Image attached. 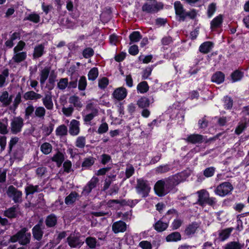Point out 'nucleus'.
<instances>
[{"label": "nucleus", "mask_w": 249, "mask_h": 249, "mask_svg": "<svg viewBox=\"0 0 249 249\" xmlns=\"http://www.w3.org/2000/svg\"><path fill=\"white\" fill-rule=\"evenodd\" d=\"M176 15L178 18V21H184L187 18L194 19L196 16V13L195 9H192L187 12L183 5L179 1H176L174 3Z\"/></svg>", "instance_id": "1"}, {"label": "nucleus", "mask_w": 249, "mask_h": 249, "mask_svg": "<svg viewBox=\"0 0 249 249\" xmlns=\"http://www.w3.org/2000/svg\"><path fill=\"white\" fill-rule=\"evenodd\" d=\"M135 188L137 194L141 195L142 197L147 196L151 190V187L148 181L142 178L137 179V184Z\"/></svg>", "instance_id": "2"}, {"label": "nucleus", "mask_w": 249, "mask_h": 249, "mask_svg": "<svg viewBox=\"0 0 249 249\" xmlns=\"http://www.w3.org/2000/svg\"><path fill=\"white\" fill-rule=\"evenodd\" d=\"M26 228L22 229L18 231L16 234L13 235L10 238L12 242L18 241L21 245H26L29 243L31 238V234L26 232Z\"/></svg>", "instance_id": "3"}, {"label": "nucleus", "mask_w": 249, "mask_h": 249, "mask_svg": "<svg viewBox=\"0 0 249 249\" xmlns=\"http://www.w3.org/2000/svg\"><path fill=\"white\" fill-rule=\"evenodd\" d=\"M233 189V187L231 183L224 182L216 187L214 193L220 196H225L230 194Z\"/></svg>", "instance_id": "4"}, {"label": "nucleus", "mask_w": 249, "mask_h": 249, "mask_svg": "<svg viewBox=\"0 0 249 249\" xmlns=\"http://www.w3.org/2000/svg\"><path fill=\"white\" fill-rule=\"evenodd\" d=\"M171 189L169 185H167V180L158 181L155 185L154 190L159 196H163L167 194Z\"/></svg>", "instance_id": "5"}, {"label": "nucleus", "mask_w": 249, "mask_h": 249, "mask_svg": "<svg viewBox=\"0 0 249 249\" xmlns=\"http://www.w3.org/2000/svg\"><path fill=\"white\" fill-rule=\"evenodd\" d=\"M163 8V4L160 2H146L142 6V11L147 13H157Z\"/></svg>", "instance_id": "6"}, {"label": "nucleus", "mask_w": 249, "mask_h": 249, "mask_svg": "<svg viewBox=\"0 0 249 249\" xmlns=\"http://www.w3.org/2000/svg\"><path fill=\"white\" fill-rule=\"evenodd\" d=\"M8 196L12 198L15 203H20L22 200V192L13 185H10L7 191Z\"/></svg>", "instance_id": "7"}, {"label": "nucleus", "mask_w": 249, "mask_h": 249, "mask_svg": "<svg viewBox=\"0 0 249 249\" xmlns=\"http://www.w3.org/2000/svg\"><path fill=\"white\" fill-rule=\"evenodd\" d=\"M23 125V120L20 117H15L11 120V131L14 134H17L21 130Z\"/></svg>", "instance_id": "8"}, {"label": "nucleus", "mask_w": 249, "mask_h": 249, "mask_svg": "<svg viewBox=\"0 0 249 249\" xmlns=\"http://www.w3.org/2000/svg\"><path fill=\"white\" fill-rule=\"evenodd\" d=\"M43 222L41 220L32 229L33 236L38 241L40 240L42 237L43 234Z\"/></svg>", "instance_id": "9"}, {"label": "nucleus", "mask_w": 249, "mask_h": 249, "mask_svg": "<svg viewBox=\"0 0 249 249\" xmlns=\"http://www.w3.org/2000/svg\"><path fill=\"white\" fill-rule=\"evenodd\" d=\"M67 242L71 248L80 247L84 243L80 240L79 236L75 234H71L67 238Z\"/></svg>", "instance_id": "10"}, {"label": "nucleus", "mask_w": 249, "mask_h": 249, "mask_svg": "<svg viewBox=\"0 0 249 249\" xmlns=\"http://www.w3.org/2000/svg\"><path fill=\"white\" fill-rule=\"evenodd\" d=\"M98 182L99 179L98 178L95 177H92L87 184L84 187L82 194L84 195H88L91 192L93 188L96 187Z\"/></svg>", "instance_id": "11"}, {"label": "nucleus", "mask_w": 249, "mask_h": 249, "mask_svg": "<svg viewBox=\"0 0 249 249\" xmlns=\"http://www.w3.org/2000/svg\"><path fill=\"white\" fill-rule=\"evenodd\" d=\"M184 140L192 144L201 143L205 140V137L198 134H193L189 135Z\"/></svg>", "instance_id": "12"}, {"label": "nucleus", "mask_w": 249, "mask_h": 249, "mask_svg": "<svg viewBox=\"0 0 249 249\" xmlns=\"http://www.w3.org/2000/svg\"><path fill=\"white\" fill-rule=\"evenodd\" d=\"M42 103L45 108L48 110H53V103L52 99V95L51 92L45 94L44 97L42 99Z\"/></svg>", "instance_id": "13"}, {"label": "nucleus", "mask_w": 249, "mask_h": 249, "mask_svg": "<svg viewBox=\"0 0 249 249\" xmlns=\"http://www.w3.org/2000/svg\"><path fill=\"white\" fill-rule=\"evenodd\" d=\"M80 133V123L76 120H72L69 127V133L73 136L78 135Z\"/></svg>", "instance_id": "14"}, {"label": "nucleus", "mask_w": 249, "mask_h": 249, "mask_svg": "<svg viewBox=\"0 0 249 249\" xmlns=\"http://www.w3.org/2000/svg\"><path fill=\"white\" fill-rule=\"evenodd\" d=\"M198 195V204L201 206L206 205V202L209 196L210 195L208 191L202 189L197 192Z\"/></svg>", "instance_id": "15"}, {"label": "nucleus", "mask_w": 249, "mask_h": 249, "mask_svg": "<svg viewBox=\"0 0 249 249\" xmlns=\"http://www.w3.org/2000/svg\"><path fill=\"white\" fill-rule=\"evenodd\" d=\"M127 90L124 87H120L116 89L113 93V96L114 98L118 100H122L124 99L127 95Z\"/></svg>", "instance_id": "16"}, {"label": "nucleus", "mask_w": 249, "mask_h": 249, "mask_svg": "<svg viewBox=\"0 0 249 249\" xmlns=\"http://www.w3.org/2000/svg\"><path fill=\"white\" fill-rule=\"evenodd\" d=\"M112 229L113 232L115 233L124 232L126 230V225L124 222L119 221L113 224Z\"/></svg>", "instance_id": "17"}, {"label": "nucleus", "mask_w": 249, "mask_h": 249, "mask_svg": "<svg viewBox=\"0 0 249 249\" xmlns=\"http://www.w3.org/2000/svg\"><path fill=\"white\" fill-rule=\"evenodd\" d=\"M13 99L12 95H9L7 91L2 92L0 95V102L2 104L3 107H7L10 105Z\"/></svg>", "instance_id": "18"}, {"label": "nucleus", "mask_w": 249, "mask_h": 249, "mask_svg": "<svg viewBox=\"0 0 249 249\" xmlns=\"http://www.w3.org/2000/svg\"><path fill=\"white\" fill-rule=\"evenodd\" d=\"M167 180V185H169L172 188L174 186L178 184L182 179L180 174H177L172 177L169 178Z\"/></svg>", "instance_id": "19"}, {"label": "nucleus", "mask_w": 249, "mask_h": 249, "mask_svg": "<svg viewBox=\"0 0 249 249\" xmlns=\"http://www.w3.org/2000/svg\"><path fill=\"white\" fill-rule=\"evenodd\" d=\"M213 47V44L211 41H206L200 45L199 51L202 53L206 54L211 52Z\"/></svg>", "instance_id": "20"}, {"label": "nucleus", "mask_w": 249, "mask_h": 249, "mask_svg": "<svg viewBox=\"0 0 249 249\" xmlns=\"http://www.w3.org/2000/svg\"><path fill=\"white\" fill-rule=\"evenodd\" d=\"M42 97L41 94L35 92L34 91H29L25 92L23 95V98L26 100L37 101Z\"/></svg>", "instance_id": "21"}, {"label": "nucleus", "mask_w": 249, "mask_h": 249, "mask_svg": "<svg viewBox=\"0 0 249 249\" xmlns=\"http://www.w3.org/2000/svg\"><path fill=\"white\" fill-rule=\"evenodd\" d=\"M233 230V228H228L221 230L218 233L219 238L222 241L226 240L230 237Z\"/></svg>", "instance_id": "22"}, {"label": "nucleus", "mask_w": 249, "mask_h": 249, "mask_svg": "<svg viewBox=\"0 0 249 249\" xmlns=\"http://www.w3.org/2000/svg\"><path fill=\"white\" fill-rule=\"evenodd\" d=\"M27 57V53L26 52H17L14 53V54L12 57V60L17 63H19L26 59Z\"/></svg>", "instance_id": "23"}, {"label": "nucleus", "mask_w": 249, "mask_h": 249, "mask_svg": "<svg viewBox=\"0 0 249 249\" xmlns=\"http://www.w3.org/2000/svg\"><path fill=\"white\" fill-rule=\"evenodd\" d=\"M154 229L158 232H162L166 230L168 227V223L163 222L160 219L154 225Z\"/></svg>", "instance_id": "24"}, {"label": "nucleus", "mask_w": 249, "mask_h": 249, "mask_svg": "<svg viewBox=\"0 0 249 249\" xmlns=\"http://www.w3.org/2000/svg\"><path fill=\"white\" fill-rule=\"evenodd\" d=\"M198 227L199 226L197 223H192L186 227L185 230V234L187 236H191L194 234L196 232Z\"/></svg>", "instance_id": "25"}, {"label": "nucleus", "mask_w": 249, "mask_h": 249, "mask_svg": "<svg viewBox=\"0 0 249 249\" xmlns=\"http://www.w3.org/2000/svg\"><path fill=\"white\" fill-rule=\"evenodd\" d=\"M65 159L64 155L61 152L58 151L52 158V160L56 162L57 166L59 167L62 165Z\"/></svg>", "instance_id": "26"}, {"label": "nucleus", "mask_w": 249, "mask_h": 249, "mask_svg": "<svg viewBox=\"0 0 249 249\" xmlns=\"http://www.w3.org/2000/svg\"><path fill=\"white\" fill-rule=\"evenodd\" d=\"M79 197V195L76 192H72L65 199V202L67 205H71L76 201Z\"/></svg>", "instance_id": "27"}, {"label": "nucleus", "mask_w": 249, "mask_h": 249, "mask_svg": "<svg viewBox=\"0 0 249 249\" xmlns=\"http://www.w3.org/2000/svg\"><path fill=\"white\" fill-rule=\"evenodd\" d=\"M225 74L221 71H217L212 77V81L217 84H220L224 82Z\"/></svg>", "instance_id": "28"}, {"label": "nucleus", "mask_w": 249, "mask_h": 249, "mask_svg": "<svg viewBox=\"0 0 249 249\" xmlns=\"http://www.w3.org/2000/svg\"><path fill=\"white\" fill-rule=\"evenodd\" d=\"M44 46L43 44H39L35 47L33 53L34 58H39L44 53Z\"/></svg>", "instance_id": "29"}, {"label": "nucleus", "mask_w": 249, "mask_h": 249, "mask_svg": "<svg viewBox=\"0 0 249 249\" xmlns=\"http://www.w3.org/2000/svg\"><path fill=\"white\" fill-rule=\"evenodd\" d=\"M181 236L179 232L176 231L173 232L166 237V240L167 242H177L181 240Z\"/></svg>", "instance_id": "30"}, {"label": "nucleus", "mask_w": 249, "mask_h": 249, "mask_svg": "<svg viewBox=\"0 0 249 249\" xmlns=\"http://www.w3.org/2000/svg\"><path fill=\"white\" fill-rule=\"evenodd\" d=\"M46 112L44 107L39 106L36 107L34 115L35 117L42 120L44 119Z\"/></svg>", "instance_id": "31"}, {"label": "nucleus", "mask_w": 249, "mask_h": 249, "mask_svg": "<svg viewBox=\"0 0 249 249\" xmlns=\"http://www.w3.org/2000/svg\"><path fill=\"white\" fill-rule=\"evenodd\" d=\"M67 133L68 128L64 124L58 126L55 130L56 135L60 137L67 135Z\"/></svg>", "instance_id": "32"}, {"label": "nucleus", "mask_w": 249, "mask_h": 249, "mask_svg": "<svg viewBox=\"0 0 249 249\" xmlns=\"http://www.w3.org/2000/svg\"><path fill=\"white\" fill-rule=\"evenodd\" d=\"M244 244H241L237 241H231L227 243L225 249H242Z\"/></svg>", "instance_id": "33"}, {"label": "nucleus", "mask_w": 249, "mask_h": 249, "mask_svg": "<svg viewBox=\"0 0 249 249\" xmlns=\"http://www.w3.org/2000/svg\"><path fill=\"white\" fill-rule=\"evenodd\" d=\"M244 73L243 72L235 70L231 75V79L232 82H236L240 81L243 78Z\"/></svg>", "instance_id": "34"}, {"label": "nucleus", "mask_w": 249, "mask_h": 249, "mask_svg": "<svg viewBox=\"0 0 249 249\" xmlns=\"http://www.w3.org/2000/svg\"><path fill=\"white\" fill-rule=\"evenodd\" d=\"M41 190L39 186L30 184L25 188V193L26 195L33 194L36 192H39Z\"/></svg>", "instance_id": "35"}, {"label": "nucleus", "mask_w": 249, "mask_h": 249, "mask_svg": "<svg viewBox=\"0 0 249 249\" xmlns=\"http://www.w3.org/2000/svg\"><path fill=\"white\" fill-rule=\"evenodd\" d=\"M57 222L56 216L54 214H51L48 216L46 219V225L49 227L54 226Z\"/></svg>", "instance_id": "36"}, {"label": "nucleus", "mask_w": 249, "mask_h": 249, "mask_svg": "<svg viewBox=\"0 0 249 249\" xmlns=\"http://www.w3.org/2000/svg\"><path fill=\"white\" fill-rule=\"evenodd\" d=\"M223 21V18L221 15H219L215 17L211 23V27L212 29H215L219 27Z\"/></svg>", "instance_id": "37"}, {"label": "nucleus", "mask_w": 249, "mask_h": 249, "mask_svg": "<svg viewBox=\"0 0 249 249\" xmlns=\"http://www.w3.org/2000/svg\"><path fill=\"white\" fill-rule=\"evenodd\" d=\"M129 39L130 40V44L138 42L142 37L140 33L138 31L133 32L129 35Z\"/></svg>", "instance_id": "38"}, {"label": "nucleus", "mask_w": 249, "mask_h": 249, "mask_svg": "<svg viewBox=\"0 0 249 249\" xmlns=\"http://www.w3.org/2000/svg\"><path fill=\"white\" fill-rule=\"evenodd\" d=\"M50 73V69L49 68L46 67L43 69L40 73V82L41 84H44L47 79Z\"/></svg>", "instance_id": "39"}, {"label": "nucleus", "mask_w": 249, "mask_h": 249, "mask_svg": "<svg viewBox=\"0 0 249 249\" xmlns=\"http://www.w3.org/2000/svg\"><path fill=\"white\" fill-rule=\"evenodd\" d=\"M8 119L6 118L0 121V133L2 134H6L8 133L7 130Z\"/></svg>", "instance_id": "40"}, {"label": "nucleus", "mask_w": 249, "mask_h": 249, "mask_svg": "<svg viewBox=\"0 0 249 249\" xmlns=\"http://www.w3.org/2000/svg\"><path fill=\"white\" fill-rule=\"evenodd\" d=\"M137 90L141 93H144L149 89V86L146 81H143L140 83L137 87Z\"/></svg>", "instance_id": "41"}, {"label": "nucleus", "mask_w": 249, "mask_h": 249, "mask_svg": "<svg viewBox=\"0 0 249 249\" xmlns=\"http://www.w3.org/2000/svg\"><path fill=\"white\" fill-rule=\"evenodd\" d=\"M99 74L98 70L97 68H92L89 72L88 76L89 80L94 81Z\"/></svg>", "instance_id": "42"}, {"label": "nucleus", "mask_w": 249, "mask_h": 249, "mask_svg": "<svg viewBox=\"0 0 249 249\" xmlns=\"http://www.w3.org/2000/svg\"><path fill=\"white\" fill-rule=\"evenodd\" d=\"M41 151L44 154L50 153L52 150V146L49 142H44L40 146Z\"/></svg>", "instance_id": "43"}, {"label": "nucleus", "mask_w": 249, "mask_h": 249, "mask_svg": "<svg viewBox=\"0 0 249 249\" xmlns=\"http://www.w3.org/2000/svg\"><path fill=\"white\" fill-rule=\"evenodd\" d=\"M86 142V137L84 136H79L77 138L75 144L79 148H84Z\"/></svg>", "instance_id": "44"}, {"label": "nucleus", "mask_w": 249, "mask_h": 249, "mask_svg": "<svg viewBox=\"0 0 249 249\" xmlns=\"http://www.w3.org/2000/svg\"><path fill=\"white\" fill-rule=\"evenodd\" d=\"M95 162V159L93 157H90L88 158H86L82 164L83 168H89Z\"/></svg>", "instance_id": "45"}, {"label": "nucleus", "mask_w": 249, "mask_h": 249, "mask_svg": "<svg viewBox=\"0 0 249 249\" xmlns=\"http://www.w3.org/2000/svg\"><path fill=\"white\" fill-rule=\"evenodd\" d=\"M85 242L86 244L90 249H95L97 245L96 239L92 237H88L86 239Z\"/></svg>", "instance_id": "46"}, {"label": "nucleus", "mask_w": 249, "mask_h": 249, "mask_svg": "<svg viewBox=\"0 0 249 249\" xmlns=\"http://www.w3.org/2000/svg\"><path fill=\"white\" fill-rule=\"evenodd\" d=\"M21 101V95L20 93L18 92L14 100L13 105L10 107L11 110H15L18 107V105Z\"/></svg>", "instance_id": "47"}, {"label": "nucleus", "mask_w": 249, "mask_h": 249, "mask_svg": "<svg viewBox=\"0 0 249 249\" xmlns=\"http://www.w3.org/2000/svg\"><path fill=\"white\" fill-rule=\"evenodd\" d=\"M9 71L8 69L4 70L1 74H0V88L4 86L6 79L8 77Z\"/></svg>", "instance_id": "48"}, {"label": "nucleus", "mask_w": 249, "mask_h": 249, "mask_svg": "<svg viewBox=\"0 0 249 249\" xmlns=\"http://www.w3.org/2000/svg\"><path fill=\"white\" fill-rule=\"evenodd\" d=\"M25 19L35 23H37L40 21V16L38 14L33 13L29 14Z\"/></svg>", "instance_id": "49"}, {"label": "nucleus", "mask_w": 249, "mask_h": 249, "mask_svg": "<svg viewBox=\"0 0 249 249\" xmlns=\"http://www.w3.org/2000/svg\"><path fill=\"white\" fill-rule=\"evenodd\" d=\"M149 104V100L146 98H142L137 102L138 106L142 108L148 107Z\"/></svg>", "instance_id": "50"}, {"label": "nucleus", "mask_w": 249, "mask_h": 249, "mask_svg": "<svg viewBox=\"0 0 249 249\" xmlns=\"http://www.w3.org/2000/svg\"><path fill=\"white\" fill-rule=\"evenodd\" d=\"M68 86V79L67 78H61L57 83V87L61 90L65 89Z\"/></svg>", "instance_id": "51"}, {"label": "nucleus", "mask_w": 249, "mask_h": 249, "mask_svg": "<svg viewBox=\"0 0 249 249\" xmlns=\"http://www.w3.org/2000/svg\"><path fill=\"white\" fill-rule=\"evenodd\" d=\"M87 85V82L86 77L84 76H81L78 82V89L80 90H84Z\"/></svg>", "instance_id": "52"}, {"label": "nucleus", "mask_w": 249, "mask_h": 249, "mask_svg": "<svg viewBox=\"0 0 249 249\" xmlns=\"http://www.w3.org/2000/svg\"><path fill=\"white\" fill-rule=\"evenodd\" d=\"M16 207H13L5 211L4 215L8 218H14L16 216Z\"/></svg>", "instance_id": "53"}, {"label": "nucleus", "mask_w": 249, "mask_h": 249, "mask_svg": "<svg viewBox=\"0 0 249 249\" xmlns=\"http://www.w3.org/2000/svg\"><path fill=\"white\" fill-rule=\"evenodd\" d=\"M171 170L170 166L168 164L161 165L156 168V172L158 173H165Z\"/></svg>", "instance_id": "54"}, {"label": "nucleus", "mask_w": 249, "mask_h": 249, "mask_svg": "<svg viewBox=\"0 0 249 249\" xmlns=\"http://www.w3.org/2000/svg\"><path fill=\"white\" fill-rule=\"evenodd\" d=\"M98 115V110H94L93 112H91L89 113L88 114L85 116L84 118V121L85 122H89L91 120H92L94 117L97 116Z\"/></svg>", "instance_id": "55"}, {"label": "nucleus", "mask_w": 249, "mask_h": 249, "mask_svg": "<svg viewBox=\"0 0 249 249\" xmlns=\"http://www.w3.org/2000/svg\"><path fill=\"white\" fill-rule=\"evenodd\" d=\"M215 169L213 167L207 168L203 171V174L206 178L212 177L215 172Z\"/></svg>", "instance_id": "56"}, {"label": "nucleus", "mask_w": 249, "mask_h": 249, "mask_svg": "<svg viewBox=\"0 0 249 249\" xmlns=\"http://www.w3.org/2000/svg\"><path fill=\"white\" fill-rule=\"evenodd\" d=\"M70 102L71 103L73 104L75 107H82V103L80 102L79 98L75 96H73L70 97Z\"/></svg>", "instance_id": "57"}, {"label": "nucleus", "mask_w": 249, "mask_h": 249, "mask_svg": "<svg viewBox=\"0 0 249 249\" xmlns=\"http://www.w3.org/2000/svg\"><path fill=\"white\" fill-rule=\"evenodd\" d=\"M100 160L101 163L105 165L111 161V158L109 155L104 154L101 156Z\"/></svg>", "instance_id": "58"}, {"label": "nucleus", "mask_w": 249, "mask_h": 249, "mask_svg": "<svg viewBox=\"0 0 249 249\" xmlns=\"http://www.w3.org/2000/svg\"><path fill=\"white\" fill-rule=\"evenodd\" d=\"M94 54V51L91 48H87L83 52V55L86 58L91 57Z\"/></svg>", "instance_id": "59"}, {"label": "nucleus", "mask_w": 249, "mask_h": 249, "mask_svg": "<svg viewBox=\"0 0 249 249\" xmlns=\"http://www.w3.org/2000/svg\"><path fill=\"white\" fill-rule=\"evenodd\" d=\"M134 168L132 165H127L125 170V177L126 178H129L134 173Z\"/></svg>", "instance_id": "60"}, {"label": "nucleus", "mask_w": 249, "mask_h": 249, "mask_svg": "<svg viewBox=\"0 0 249 249\" xmlns=\"http://www.w3.org/2000/svg\"><path fill=\"white\" fill-rule=\"evenodd\" d=\"M139 246L142 249H152L151 243L147 241H142L139 244Z\"/></svg>", "instance_id": "61"}, {"label": "nucleus", "mask_w": 249, "mask_h": 249, "mask_svg": "<svg viewBox=\"0 0 249 249\" xmlns=\"http://www.w3.org/2000/svg\"><path fill=\"white\" fill-rule=\"evenodd\" d=\"M108 84L107 78L103 77L98 81V86L100 89H105Z\"/></svg>", "instance_id": "62"}, {"label": "nucleus", "mask_w": 249, "mask_h": 249, "mask_svg": "<svg viewBox=\"0 0 249 249\" xmlns=\"http://www.w3.org/2000/svg\"><path fill=\"white\" fill-rule=\"evenodd\" d=\"M183 223V221L180 219H176L174 220L172 224V229L177 230L179 228Z\"/></svg>", "instance_id": "63"}, {"label": "nucleus", "mask_w": 249, "mask_h": 249, "mask_svg": "<svg viewBox=\"0 0 249 249\" xmlns=\"http://www.w3.org/2000/svg\"><path fill=\"white\" fill-rule=\"evenodd\" d=\"M108 125L107 123H103L99 126L98 129V132L99 134H102L106 132L108 130Z\"/></svg>", "instance_id": "64"}]
</instances>
